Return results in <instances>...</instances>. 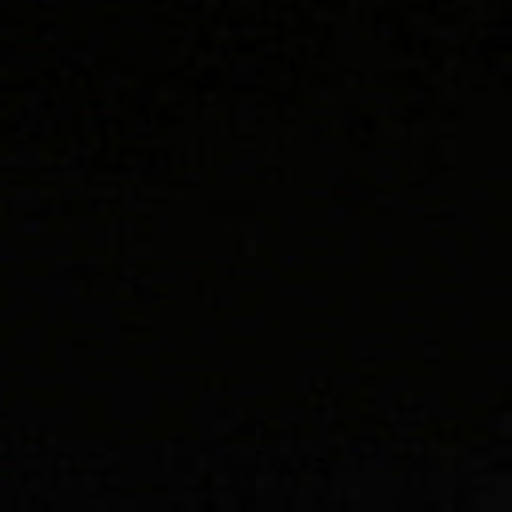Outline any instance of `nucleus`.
I'll list each match as a JSON object with an SVG mask.
<instances>
[{"instance_id":"nucleus-1","label":"nucleus","mask_w":512,"mask_h":512,"mask_svg":"<svg viewBox=\"0 0 512 512\" xmlns=\"http://www.w3.org/2000/svg\"><path fill=\"white\" fill-rule=\"evenodd\" d=\"M0 4H184L186 12V203H192V1L189 2H0Z\"/></svg>"},{"instance_id":"nucleus-2","label":"nucleus","mask_w":512,"mask_h":512,"mask_svg":"<svg viewBox=\"0 0 512 512\" xmlns=\"http://www.w3.org/2000/svg\"><path fill=\"white\" fill-rule=\"evenodd\" d=\"M234 29L231 22L221 18H215L210 27L211 49L215 57L212 78L213 90L217 95V101L223 96V70L230 65L231 45L227 42L228 34Z\"/></svg>"},{"instance_id":"nucleus-3","label":"nucleus","mask_w":512,"mask_h":512,"mask_svg":"<svg viewBox=\"0 0 512 512\" xmlns=\"http://www.w3.org/2000/svg\"><path fill=\"white\" fill-rule=\"evenodd\" d=\"M222 391L216 389L214 391V401H215V415L216 419L220 424L229 423L233 419V414L230 409H228L225 405H223L221 401Z\"/></svg>"},{"instance_id":"nucleus-4","label":"nucleus","mask_w":512,"mask_h":512,"mask_svg":"<svg viewBox=\"0 0 512 512\" xmlns=\"http://www.w3.org/2000/svg\"><path fill=\"white\" fill-rule=\"evenodd\" d=\"M211 340L217 354V357H223L227 354V345L224 338V334L219 323L213 328L211 333Z\"/></svg>"},{"instance_id":"nucleus-5","label":"nucleus","mask_w":512,"mask_h":512,"mask_svg":"<svg viewBox=\"0 0 512 512\" xmlns=\"http://www.w3.org/2000/svg\"><path fill=\"white\" fill-rule=\"evenodd\" d=\"M216 231H217V251L215 253V257H216L217 261L226 262L228 260V255L219 249L220 248V246H219L220 240L222 241L223 230H222V223H220L218 218H217Z\"/></svg>"},{"instance_id":"nucleus-6","label":"nucleus","mask_w":512,"mask_h":512,"mask_svg":"<svg viewBox=\"0 0 512 512\" xmlns=\"http://www.w3.org/2000/svg\"><path fill=\"white\" fill-rule=\"evenodd\" d=\"M213 449L218 455L225 457L231 456L234 451L231 445L222 441L215 442Z\"/></svg>"},{"instance_id":"nucleus-7","label":"nucleus","mask_w":512,"mask_h":512,"mask_svg":"<svg viewBox=\"0 0 512 512\" xmlns=\"http://www.w3.org/2000/svg\"><path fill=\"white\" fill-rule=\"evenodd\" d=\"M214 304L218 310H221L230 307L232 302L229 297L217 292L215 295Z\"/></svg>"},{"instance_id":"nucleus-8","label":"nucleus","mask_w":512,"mask_h":512,"mask_svg":"<svg viewBox=\"0 0 512 512\" xmlns=\"http://www.w3.org/2000/svg\"><path fill=\"white\" fill-rule=\"evenodd\" d=\"M215 126H216V131H217V148H219V144H220V132H221V125L219 123V121H216L215 122Z\"/></svg>"},{"instance_id":"nucleus-9","label":"nucleus","mask_w":512,"mask_h":512,"mask_svg":"<svg viewBox=\"0 0 512 512\" xmlns=\"http://www.w3.org/2000/svg\"><path fill=\"white\" fill-rule=\"evenodd\" d=\"M225 366H226V364H225L224 362H222V361H221V362H219V363L217 364V369H222V368H224Z\"/></svg>"},{"instance_id":"nucleus-10","label":"nucleus","mask_w":512,"mask_h":512,"mask_svg":"<svg viewBox=\"0 0 512 512\" xmlns=\"http://www.w3.org/2000/svg\"><path fill=\"white\" fill-rule=\"evenodd\" d=\"M223 271L225 273H231L232 272V270L230 268H226V267L223 269Z\"/></svg>"}]
</instances>
